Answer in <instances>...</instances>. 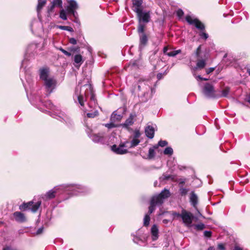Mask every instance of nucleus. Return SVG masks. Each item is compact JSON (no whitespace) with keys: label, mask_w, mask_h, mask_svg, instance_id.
<instances>
[{"label":"nucleus","mask_w":250,"mask_h":250,"mask_svg":"<svg viewBox=\"0 0 250 250\" xmlns=\"http://www.w3.org/2000/svg\"><path fill=\"white\" fill-rule=\"evenodd\" d=\"M68 188V190L73 191L74 195L80 193H85L88 191V189L81 185H61L55 187L53 189L48 191L46 194L42 195V198L44 200H48L55 197L56 194L60 191H63Z\"/></svg>","instance_id":"nucleus-1"},{"label":"nucleus","mask_w":250,"mask_h":250,"mask_svg":"<svg viewBox=\"0 0 250 250\" xmlns=\"http://www.w3.org/2000/svg\"><path fill=\"white\" fill-rule=\"evenodd\" d=\"M83 88L85 89L83 93L81 92V90L80 89L81 86L79 83L75 91V94L77 98L79 104L82 106H83L84 102L83 96H87L89 94H90L91 101H93L95 103V95L93 93L91 85L90 84H85L83 85Z\"/></svg>","instance_id":"nucleus-2"},{"label":"nucleus","mask_w":250,"mask_h":250,"mask_svg":"<svg viewBox=\"0 0 250 250\" xmlns=\"http://www.w3.org/2000/svg\"><path fill=\"white\" fill-rule=\"evenodd\" d=\"M170 196V192L168 190L165 189L158 195L154 196L150 201L148 213H152L155 209V206L161 205L164 200Z\"/></svg>","instance_id":"nucleus-3"},{"label":"nucleus","mask_w":250,"mask_h":250,"mask_svg":"<svg viewBox=\"0 0 250 250\" xmlns=\"http://www.w3.org/2000/svg\"><path fill=\"white\" fill-rule=\"evenodd\" d=\"M86 133L88 136L95 143L104 144L106 142V138L103 132L94 133L90 129H88Z\"/></svg>","instance_id":"nucleus-4"},{"label":"nucleus","mask_w":250,"mask_h":250,"mask_svg":"<svg viewBox=\"0 0 250 250\" xmlns=\"http://www.w3.org/2000/svg\"><path fill=\"white\" fill-rule=\"evenodd\" d=\"M129 142L126 141L124 143L120 144L119 146L114 145L111 146V150L117 154H124L128 152L126 148L128 147Z\"/></svg>","instance_id":"nucleus-5"},{"label":"nucleus","mask_w":250,"mask_h":250,"mask_svg":"<svg viewBox=\"0 0 250 250\" xmlns=\"http://www.w3.org/2000/svg\"><path fill=\"white\" fill-rule=\"evenodd\" d=\"M41 205V201H38L35 204H33V202L32 201H30L28 203H24L22 205H20L19 208L21 210L30 209L32 212H35L38 210Z\"/></svg>","instance_id":"nucleus-6"},{"label":"nucleus","mask_w":250,"mask_h":250,"mask_svg":"<svg viewBox=\"0 0 250 250\" xmlns=\"http://www.w3.org/2000/svg\"><path fill=\"white\" fill-rule=\"evenodd\" d=\"M181 218L182 219L183 223L187 227H191L192 226L193 216L191 213L185 209H183Z\"/></svg>","instance_id":"nucleus-7"},{"label":"nucleus","mask_w":250,"mask_h":250,"mask_svg":"<svg viewBox=\"0 0 250 250\" xmlns=\"http://www.w3.org/2000/svg\"><path fill=\"white\" fill-rule=\"evenodd\" d=\"M187 21L189 24H193L198 29L203 30L205 29L204 25L197 19H193L190 16H187L186 17Z\"/></svg>","instance_id":"nucleus-8"},{"label":"nucleus","mask_w":250,"mask_h":250,"mask_svg":"<svg viewBox=\"0 0 250 250\" xmlns=\"http://www.w3.org/2000/svg\"><path fill=\"white\" fill-rule=\"evenodd\" d=\"M139 22L147 23L150 20L149 12L143 11V10L136 12Z\"/></svg>","instance_id":"nucleus-9"},{"label":"nucleus","mask_w":250,"mask_h":250,"mask_svg":"<svg viewBox=\"0 0 250 250\" xmlns=\"http://www.w3.org/2000/svg\"><path fill=\"white\" fill-rule=\"evenodd\" d=\"M68 5L66 8L68 14H72L74 17H76L77 13L75 10L78 8V4L76 1L74 0H69L68 1Z\"/></svg>","instance_id":"nucleus-10"},{"label":"nucleus","mask_w":250,"mask_h":250,"mask_svg":"<svg viewBox=\"0 0 250 250\" xmlns=\"http://www.w3.org/2000/svg\"><path fill=\"white\" fill-rule=\"evenodd\" d=\"M45 88L47 91L50 94L52 92L53 89L55 88L56 85V81L52 77L48 78V79L43 81Z\"/></svg>","instance_id":"nucleus-11"},{"label":"nucleus","mask_w":250,"mask_h":250,"mask_svg":"<svg viewBox=\"0 0 250 250\" xmlns=\"http://www.w3.org/2000/svg\"><path fill=\"white\" fill-rule=\"evenodd\" d=\"M203 93L207 97H213L214 96V90L213 86L209 83H206L203 89Z\"/></svg>","instance_id":"nucleus-12"},{"label":"nucleus","mask_w":250,"mask_h":250,"mask_svg":"<svg viewBox=\"0 0 250 250\" xmlns=\"http://www.w3.org/2000/svg\"><path fill=\"white\" fill-rule=\"evenodd\" d=\"M39 75L40 79L44 81L48 79V78H51L49 76V70L47 67H42L39 70Z\"/></svg>","instance_id":"nucleus-13"},{"label":"nucleus","mask_w":250,"mask_h":250,"mask_svg":"<svg viewBox=\"0 0 250 250\" xmlns=\"http://www.w3.org/2000/svg\"><path fill=\"white\" fill-rule=\"evenodd\" d=\"M143 3V0H133V10L136 13L142 10V4Z\"/></svg>","instance_id":"nucleus-14"},{"label":"nucleus","mask_w":250,"mask_h":250,"mask_svg":"<svg viewBox=\"0 0 250 250\" xmlns=\"http://www.w3.org/2000/svg\"><path fill=\"white\" fill-rule=\"evenodd\" d=\"M14 217L16 221L18 222H24L26 221V218L24 214L21 212L16 211L13 214Z\"/></svg>","instance_id":"nucleus-15"},{"label":"nucleus","mask_w":250,"mask_h":250,"mask_svg":"<svg viewBox=\"0 0 250 250\" xmlns=\"http://www.w3.org/2000/svg\"><path fill=\"white\" fill-rule=\"evenodd\" d=\"M154 128L151 125H147L145 128L146 135L149 139H152L154 137Z\"/></svg>","instance_id":"nucleus-16"},{"label":"nucleus","mask_w":250,"mask_h":250,"mask_svg":"<svg viewBox=\"0 0 250 250\" xmlns=\"http://www.w3.org/2000/svg\"><path fill=\"white\" fill-rule=\"evenodd\" d=\"M151 238L153 241L156 240L159 237V230L156 225L152 226L151 229Z\"/></svg>","instance_id":"nucleus-17"},{"label":"nucleus","mask_w":250,"mask_h":250,"mask_svg":"<svg viewBox=\"0 0 250 250\" xmlns=\"http://www.w3.org/2000/svg\"><path fill=\"white\" fill-rule=\"evenodd\" d=\"M62 0H53L51 2L50 7H48V11L49 13L51 12L55 7H59L62 8Z\"/></svg>","instance_id":"nucleus-18"},{"label":"nucleus","mask_w":250,"mask_h":250,"mask_svg":"<svg viewBox=\"0 0 250 250\" xmlns=\"http://www.w3.org/2000/svg\"><path fill=\"white\" fill-rule=\"evenodd\" d=\"M190 202L193 207L196 208V205L198 202V197L193 191H192L191 193Z\"/></svg>","instance_id":"nucleus-19"},{"label":"nucleus","mask_w":250,"mask_h":250,"mask_svg":"<svg viewBox=\"0 0 250 250\" xmlns=\"http://www.w3.org/2000/svg\"><path fill=\"white\" fill-rule=\"evenodd\" d=\"M147 42V38L145 33L140 35V47L145 46Z\"/></svg>","instance_id":"nucleus-20"},{"label":"nucleus","mask_w":250,"mask_h":250,"mask_svg":"<svg viewBox=\"0 0 250 250\" xmlns=\"http://www.w3.org/2000/svg\"><path fill=\"white\" fill-rule=\"evenodd\" d=\"M140 141L138 139L134 138L132 139V140L131 141V142L128 144V148H131L134 147L136 146H137L139 143Z\"/></svg>","instance_id":"nucleus-21"},{"label":"nucleus","mask_w":250,"mask_h":250,"mask_svg":"<svg viewBox=\"0 0 250 250\" xmlns=\"http://www.w3.org/2000/svg\"><path fill=\"white\" fill-rule=\"evenodd\" d=\"M46 3V0H38L37 10L39 13Z\"/></svg>","instance_id":"nucleus-22"},{"label":"nucleus","mask_w":250,"mask_h":250,"mask_svg":"<svg viewBox=\"0 0 250 250\" xmlns=\"http://www.w3.org/2000/svg\"><path fill=\"white\" fill-rule=\"evenodd\" d=\"M134 123L133 121V116L132 115H130L129 118L126 119L125 123L124 124V125L125 127H128L132 125Z\"/></svg>","instance_id":"nucleus-23"},{"label":"nucleus","mask_w":250,"mask_h":250,"mask_svg":"<svg viewBox=\"0 0 250 250\" xmlns=\"http://www.w3.org/2000/svg\"><path fill=\"white\" fill-rule=\"evenodd\" d=\"M54 118H56L58 120H60L61 121L63 120L66 123L69 122V118L66 115L63 114H61L60 115H55Z\"/></svg>","instance_id":"nucleus-24"},{"label":"nucleus","mask_w":250,"mask_h":250,"mask_svg":"<svg viewBox=\"0 0 250 250\" xmlns=\"http://www.w3.org/2000/svg\"><path fill=\"white\" fill-rule=\"evenodd\" d=\"M181 50L180 49H178L177 50H170L169 52L167 53V55L170 57L175 56L178 54L180 53Z\"/></svg>","instance_id":"nucleus-25"},{"label":"nucleus","mask_w":250,"mask_h":250,"mask_svg":"<svg viewBox=\"0 0 250 250\" xmlns=\"http://www.w3.org/2000/svg\"><path fill=\"white\" fill-rule=\"evenodd\" d=\"M144 28L145 25L143 24L142 22H139L138 28V32L140 34L144 33Z\"/></svg>","instance_id":"nucleus-26"},{"label":"nucleus","mask_w":250,"mask_h":250,"mask_svg":"<svg viewBox=\"0 0 250 250\" xmlns=\"http://www.w3.org/2000/svg\"><path fill=\"white\" fill-rule=\"evenodd\" d=\"M150 221V217L149 214H146L145 216L144 219V225L145 226H147L149 224Z\"/></svg>","instance_id":"nucleus-27"},{"label":"nucleus","mask_w":250,"mask_h":250,"mask_svg":"<svg viewBox=\"0 0 250 250\" xmlns=\"http://www.w3.org/2000/svg\"><path fill=\"white\" fill-rule=\"evenodd\" d=\"M164 153L165 155H172L173 154V149L170 147H167L164 150Z\"/></svg>","instance_id":"nucleus-28"},{"label":"nucleus","mask_w":250,"mask_h":250,"mask_svg":"<svg viewBox=\"0 0 250 250\" xmlns=\"http://www.w3.org/2000/svg\"><path fill=\"white\" fill-rule=\"evenodd\" d=\"M164 68H166V70L164 73L161 72L157 74V78L159 80H161L164 75H166L167 72L166 70L168 69V67L167 66V65H165Z\"/></svg>","instance_id":"nucleus-29"},{"label":"nucleus","mask_w":250,"mask_h":250,"mask_svg":"<svg viewBox=\"0 0 250 250\" xmlns=\"http://www.w3.org/2000/svg\"><path fill=\"white\" fill-rule=\"evenodd\" d=\"M155 156V151L154 148H150L148 151V158L150 159L153 158Z\"/></svg>","instance_id":"nucleus-30"},{"label":"nucleus","mask_w":250,"mask_h":250,"mask_svg":"<svg viewBox=\"0 0 250 250\" xmlns=\"http://www.w3.org/2000/svg\"><path fill=\"white\" fill-rule=\"evenodd\" d=\"M58 27L59 29L64 30H67V31H70V32L73 31V28L70 26L60 25V26H58Z\"/></svg>","instance_id":"nucleus-31"},{"label":"nucleus","mask_w":250,"mask_h":250,"mask_svg":"<svg viewBox=\"0 0 250 250\" xmlns=\"http://www.w3.org/2000/svg\"><path fill=\"white\" fill-rule=\"evenodd\" d=\"M194 228L196 230H201L205 228V225L203 223H200L194 225Z\"/></svg>","instance_id":"nucleus-32"},{"label":"nucleus","mask_w":250,"mask_h":250,"mask_svg":"<svg viewBox=\"0 0 250 250\" xmlns=\"http://www.w3.org/2000/svg\"><path fill=\"white\" fill-rule=\"evenodd\" d=\"M229 92V87H226L222 91L221 96L222 97H227Z\"/></svg>","instance_id":"nucleus-33"},{"label":"nucleus","mask_w":250,"mask_h":250,"mask_svg":"<svg viewBox=\"0 0 250 250\" xmlns=\"http://www.w3.org/2000/svg\"><path fill=\"white\" fill-rule=\"evenodd\" d=\"M60 17L63 20H66L67 19L66 15L64 9L61 10L60 13Z\"/></svg>","instance_id":"nucleus-34"},{"label":"nucleus","mask_w":250,"mask_h":250,"mask_svg":"<svg viewBox=\"0 0 250 250\" xmlns=\"http://www.w3.org/2000/svg\"><path fill=\"white\" fill-rule=\"evenodd\" d=\"M121 118V116L117 114L113 113L111 116V120L115 121V120H120Z\"/></svg>","instance_id":"nucleus-35"},{"label":"nucleus","mask_w":250,"mask_h":250,"mask_svg":"<svg viewBox=\"0 0 250 250\" xmlns=\"http://www.w3.org/2000/svg\"><path fill=\"white\" fill-rule=\"evenodd\" d=\"M68 50L70 51V52H77L78 53L80 51V47H71L68 48Z\"/></svg>","instance_id":"nucleus-36"},{"label":"nucleus","mask_w":250,"mask_h":250,"mask_svg":"<svg viewBox=\"0 0 250 250\" xmlns=\"http://www.w3.org/2000/svg\"><path fill=\"white\" fill-rule=\"evenodd\" d=\"M82 61V56L81 55H76L74 57L75 62H81Z\"/></svg>","instance_id":"nucleus-37"},{"label":"nucleus","mask_w":250,"mask_h":250,"mask_svg":"<svg viewBox=\"0 0 250 250\" xmlns=\"http://www.w3.org/2000/svg\"><path fill=\"white\" fill-rule=\"evenodd\" d=\"M37 44H31L28 47L27 54L26 55V57H27V55L28 53H29L33 49L36 48Z\"/></svg>","instance_id":"nucleus-38"},{"label":"nucleus","mask_w":250,"mask_h":250,"mask_svg":"<svg viewBox=\"0 0 250 250\" xmlns=\"http://www.w3.org/2000/svg\"><path fill=\"white\" fill-rule=\"evenodd\" d=\"M206 63H196V66L194 67V70H197L198 69H202L205 66Z\"/></svg>","instance_id":"nucleus-39"},{"label":"nucleus","mask_w":250,"mask_h":250,"mask_svg":"<svg viewBox=\"0 0 250 250\" xmlns=\"http://www.w3.org/2000/svg\"><path fill=\"white\" fill-rule=\"evenodd\" d=\"M188 190L185 188H181L180 189V194L182 196L186 195L188 193Z\"/></svg>","instance_id":"nucleus-40"},{"label":"nucleus","mask_w":250,"mask_h":250,"mask_svg":"<svg viewBox=\"0 0 250 250\" xmlns=\"http://www.w3.org/2000/svg\"><path fill=\"white\" fill-rule=\"evenodd\" d=\"M98 114V111H95L94 112L92 113H88L87 114V116L89 118H94L95 116H96Z\"/></svg>","instance_id":"nucleus-41"},{"label":"nucleus","mask_w":250,"mask_h":250,"mask_svg":"<svg viewBox=\"0 0 250 250\" xmlns=\"http://www.w3.org/2000/svg\"><path fill=\"white\" fill-rule=\"evenodd\" d=\"M59 49L66 56H71L72 55V53L71 52L67 51L62 48H60Z\"/></svg>","instance_id":"nucleus-42"},{"label":"nucleus","mask_w":250,"mask_h":250,"mask_svg":"<svg viewBox=\"0 0 250 250\" xmlns=\"http://www.w3.org/2000/svg\"><path fill=\"white\" fill-rule=\"evenodd\" d=\"M167 145V142L166 141L161 140L158 143V146L161 147H164Z\"/></svg>","instance_id":"nucleus-43"},{"label":"nucleus","mask_w":250,"mask_h":250,"mask_svg":"<svg viewBox=\"0 0 250 250\" xmlns=\"http://www.w3.org/2000/svg\"><path fill=\"white\" fill-rule=\"evenodd\" d=\"M177 15L179 18H181L184 15V12L182 9H178L177 11Z\"/></svg>","instance_id":"nucleus-44"},{"label":"nucleus","mask_w":250,"mask_h":250,"mask_svg":"<svg viewBox=\"0 0 250 250\" xmlns=\"http://www.w3.org/2000/svg\"><path fill=\"white\" fill-rule=\"evenodd\" d=\"M141 136V133L139 130H135L134 134V138L138 139Z\"/></svg>","instance_id":"nucleus-45"},{"label":"nucleus","mask_w":250,"mask_h":250,"mask_svg":"<svg viewBox=\"0 0 250 250\" xmlns=\"http://www.w3.org/2000/svg\"><path fill=\"white\" fill-rule=\"evenodd\" d=\"M104 126L105 127H107L108 128H111L114 127L115 126L114 124L113 123H111L109 124H106L104 125Z\"/></svg>","instance_id":"nucleus-46"},{"label":"nucleus","mask_w":250,"mask_h":250,"mask_svg":"<svg viewBox=\"0 0 250 250\" xmlns=\"http://www.w3.org/2000/svg\"><path fill=\"white\" fill-rule=\"evenodd\" d=\"M69 42L72 44H73V45H75L76 44H77V41L75 39L73 38H70L69 39Z\"/></svg>","instance_id":"nucleus-47"},{"label":"nucleus","mask_w":250,"mask_h":250,"mask_svg":"<svg viewBox=\"0 0 250 250\" xmlns=\"http://www.w3.org/2000/svg\"><path fill=\"white\" fill-rule=\"evenodd\" d=\"M204 234V236L207 237H210L211 236V232L210 231H205Z\"/></svg>","instance_id":"nucleus-48"},{"label":"nucleus","mask_w":250,"mask_h":250,"mask_svg":"<svg viewBox=\"0 0 250 250\" xmlns=\"http://www.w3.org/2000/svg\"><path fill=\"white\" fill-rule=\"evenodd\" d=\"M171 178V176L170 175H163V177L160 178V180L163 179V180H168Z\"/></svg>","instance_id":"nucleus-49"},{"label":"nucleus","mask_w":250,"mask_h":250,"mask_svg":"<svg viewBox=\"0 0 250 250\" xmlns=\"http://www.w3.org/2000/svg\"><path fill=\"white\" fill-rule=\"evenodd\" d=\"M142 86L143 88H145L146 90H149V89H151L152 93L153 92V89L151 87H150V86H149V85L146 86L145 84L144 85H142Z\"/></svg>","instance_id":"nucleus-50"},{"label":"nucleus","mask_w":250,"mask_h":250,"mask_svg":"<svg viewBox=\"0 0 250 250\" xmlns=\"http://www.w3.org/2000/svg\"><path fill=\"white\" fill-rule=\"evenodd\" d=\"M172 215L174 217H181V218L182 215V212H181V213H177V212H174L172 213Z\"/></svg>","instance_id":"nucleus-51"},{"label":"nucleus","mask_w":250,"mask_h":250,"mask_svg":"<svg viewBox=\"0 0 250 250\" xmlns=\"http://www.w3.org/2000/svg\"><path fill=\"white\" fill-rule=\"evenodd\" d=\"M49 103V108L52 110H55L56 107L50 102H48Z\"/></svg>","instance_id":"nucleus-52"},{"label":"nucleus","mask_w":250,"mask_h":250,"mask_svg":"<svg viewBox=\"0 0 250 250\" xmlns=\"http://www.w3.org/2000/svg\"><path fill=\"white\" fill-rule=\"evenodd\" d=\"M200 36L206 40L208 38V35L204 32L201 33Z\"/></svg>","instance_id":"nucleus-53"},{"label":"nucleus","mask_w":250,"mask_h":250,"mask_svg":"<svg viewBox=\"0 0 250 250\" xmlns=\"http://www.w3.org/2000/svg\"><path fill=\"white\" fill-rule=\"evenodd\" d=\"M214 70V67H210L209 68H208V69L207 70L206 73L207 74H209V73L212 72V71H213Z\"/></svg>","instance_id":"nucleus-54"},{"label":"nucleus","mask_w":250,"mask_h":250,"mask_svg":"<svg viewBox=\"0 0 250 250\" xmlns=\"http://www.w3.org/2000/svg\"><path fill=\"white\" fill-rule=\"evenodd\" d=\"M2 250H16V249H13L10 246H6L2 249Z\"/></svg>","instance_id":"nucleus-55"},{"label":"nucleus","mask_w":250,"mask_h":250,"mask_svg":"<svg viewBox=\"0 0 250 250\" xmlns=\"http://www.w3.org/2000/svg\"><path fill=\"white\" fill-rule=\"evenodd\" d=\"M218 248L220 250H225V247L222 244H220L218 245Z\"/></svg>","instance_id":"nucleus-56"},{"label":"nucleus","mask_w":250,"mask_h":250,"mask_svg":"<svg viewBox=\"0 0 250 250\" xmlns=\"http://www.w3.org/2000/svg\"><path fill=\"white\" fill-rule=\"evenodd\" d=\"M168 50L169 49L167 47H165L163 49V52L165 54L167 55V53L169 52L168 51Z\"/></svg>","instance_id":"nucleus-57"},{"label":"nucleus","mask_w":250,"mask_h":250,"mask_svg":"<svg viewBox=\"0 0 250 250\" xmlns=\"http://www.w3.org/2000/svg\"><path fill=\"white\" fill-rule=\"evenodd\" d=\"M201 50V46L200 45L196 50V55L199 56Z\"/></svg>","instance_id":"nucleus-58"},{"label":"nucleus","mask_w":250,"mask_h":250,"mask_svg":"<svg viewBox=\"0 0 250 250\" xmlns=\"http://www.w3.org/2000/svg\"><path fill=\"white\" fill-rule=\"evenodd\" d=\"M234 250H243V249L238 246H235Z\"/></svg>","instance_id":"nucleus-59"},{"label":"nucleus","mask_w":250,"mask_h":250,"mask_svg":"<svg viewBox=\"0 0 250 250\" xmlns=\"http://www.w3.org/2000/svg\"><path fill=\"white\" fill-rule=\"evenodd\" d=\"M197 78L200 80H204V81H207L208 80V79H207V78H203L202 77H201L200 76H197Z\"/></svg>","instance_id":"nucleus-60"},{"label":"nucleus","mask_w":250,"mask_h":250,"mask_svg":"<svg viewBox=\"0 0 250 250\" xmlns=\"http://www.w3.org/2000/svg\"><path fill=\"white\" fill-rule=\"evenodd\" d=\"M42 229H43L42 228L39 229L38 231H37V234H39L41 233L42 232Z\"/></svg>","instance_id":"nucleus-61"},{"label":"nucleus","mask_w":250,"mask_h":250,"mask_svg":"<svg viewBox=\"0 0 250 250\" xmlns=\"http://www.w3.org/2000/svg\"><path fill=\"white\" fill-rule=\"evenodd\" d=\"M81 64V63H74V64L75 65V66L77 69H79V67H80Z\"/></svg>","instance_id":"nucleus-62"},{"label":"nucleus","mask_w":250,"mask_h":250,"mask_svg":"<svg viewBox=\"0 0 250 250\" xmlns=\"http://www.w3.org/2000/svg\"><path fill=\"white\" fill-rule=\"evenodd\" d=\"M246 101L250 104V96H248L246 98Z\"/></svg>","instance_id":"nucleus-63"},{"label":"nucleus","mask_w":250,"mask_h":250,"mask_svg":"<svg viewBox=\"0 0 250 250\" xmlns=\"http://www.w3.org/2000/svg\"><path fill=\"white\" fill-rule=\"evenodd\" d=\"M161 64V63H157V64L154 66L155 69H157V68H158V67H160L161 66H160V65H160Z\"/></svg>","instance_id":"nucleus-64"}]
</instances>
